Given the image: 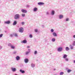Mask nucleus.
<instances>
[{
    "label": "nucleus",
    "instance_id": "nucleus-31",
    "mask_svg": "<svg viewBox=\"0 0 75 75\" xmlns=\"http://www.w3.org/2000/svg\"><path fill=\"white\" fill-rule=\"evenodd\" d=\"M65 60L66 61H68L69 60V59L68 58H65Z\"/></svg>",
    "mask_w": 75,
    "mask_h": 75
},
{
    "label": "nucleus",
    "instance_id": "nucleus-50",
    "mask_svg": "<svg viewBox=\"0 0 75 75\" xmlns=\"http://www.w3.org/2000/svg\"><path fill=\"white\" fill-rule=\"evenodd\" d=\"M0 23H1V21H0Z\"/></svg>",
    "mask_w": 75,
    "mask_h": 75
},
{
    "label": "nucleus",
    "instance_id": "nucleus-4",
    "mask_svg": "<svg viewBox=\"0 0 75 75\" xmlns=\"http://www.w3.org/2000/svg\"><path fill=\"white\" fill-rule=\"evenodd\" d=\"M59 19H62L64 18V16L61 14L59 15Z\"/></svg>",
    "mask_w": 75,
    "mask_h": 75
},
{
    "label": "nucleus",
    "instance_id": "nucleus-46",
    "mask_svg": "<svg viewBox=\"0 0 75 75\" xmlns=\"http://www.w3.org/2000/svg\"><path fill=\"white\" fill-rule=\"evenodd\" d=\"M55 70H56V69H53V71H55Z\"/></svg>",
    "mask_w": 75,
    "mask_h": 75
},
{
    "label": "nucleus",
    "instance_id": "nucleus-41",
    "mask_svg": "<svg viewBox=\"0 0 75 75\" xmlns=\"http://www.w3.org/2000/svg\"><path fill=\"white\" fill-rule=\"evenodd\" d=\"M13 53L14 54H16V53H17V52H16V51L14 52Z\"/></svg>",
    "mask_w": 75,
    "mask_h": 75
},
{
    "label": "nucleus",
    "instance_id": "nucleus-33",
    "mask_svg": "<svg viewBox=\"0 0 75 75\" xmlns=\"http://www.w3.org/2000/svg\"><path fill=\"white\" fill-rule=\"evenodd\" d=\"M29 53H30V52H29L28 51H27L25 52V54H26V55H28V54H29Z\"/></svg>",
    "mask_w": 75,
    "mask_h": 75
},
{
    "label": "nucleus",
    "instance_id": "nucleus-26",
    "mask_svg": "<svg viewBox=\"0 0 75 75\" xmlns=\"http://www.w3.org/2000/svg\"><path fill=\"white\" fill-rule=\"evenodd\" d=\"M64 72H61L60 74H59V75H64Z\"/></svg>",
    "mask_w": 75,
    "mask_h": 75
},
{
    "label": "nucleus",
    "instance_id": "nucleus-49",
    "mask_svg": "<svg viewBox=\"0 0 75 75\" xmlns=\"http://www.w3.org/2000/svg\"><path fill=\"white\" fill-rule=\"evenodd\" d=\"M74 63H75V60H74Z\"/></svg>",
    "mask_w": 75,
    "mask_h": 75
},
{
    "label": "nucleus",
    "instance_id": "nucleus-47",
    "mask_svg": "<svg viewBox=\"0 0 75 75\" xmlns=\"http://www.w3.org/2000/svg\"><path fill=\"white\" fill-rule=\"evenodd\" d=\"M73 38H75V35H74L73 36Z\"/></svg>",
    "mask_w": 75,
    "mask_h": 75
},
{
    "label": "nucleus",
    "instance_id": "nucleus-14",
    "mask_svg": "<svg viewBox=\"0 0 75 75\" xmlns=\"http://www.w3.org/2000/svg\"><path fill=\"white\" fill-rule=\"evenodd\" d=\"M20 72H21L22 74H24L25 73V71L23 70L22 69H20Z\"/></svg>",
    "mask_w": 75,
    "mask_h": 75
},
{
    "label": "nucleus",
    "instance_id": "nucleus-35",
    "mask_svg": "<svg viewBox=\"0 0 75 75\" xmlns=\"http://www.w3.org/2000/svg\"><path fill=\"white\" fill-rule=\"evenodd\" d=\"M30 38H33V35L32 34H30L29 35Z\"/></svg>",
    "mask_w": 75,
    "mask_h": 75
},
{
    "label": "nucleus",
    "instance_id": "nucleus-21",
    "mask_svg": "<svg viewBox=\"0 0 75 75\" xmlns=\"http://www.w3.org/2000/svg\"><path fill=\"white\" fill-rule=\"evenodd\" d=\"M51 41L52 42H55V38H53L52 39Z\"/></svg>",
    "mask_w": 75,
    "mask_h": 75
},
{
    "label": "nucleus",
    "instance_id": "nucleus-25",
    "mask_svg": "<svg viewBox=\"0 0 75 75\" xmlns=\"http://www.w3.org/2000/svg\"><path fill=\"white\" fill-rule=\"evenodd\" d=\"M34 54L35 55H37V51H35L34 52Z\"/></svg>",
    "mask_w": 75,
    "mask_h": 75
},
{
    "label": "nucleus",
    "instance_id": "nucleus-39",
    "mask_svg": "<svg viewBox=\"0 0 75 75\" xmlns=\"http://www.w3.org/2000/svg\"><path fill=\"white\" fill-rule=\"evenodd\" d=\"M37 11V10H33V11H34V12H36Z\"/></svg>",
    "mask_w": 75,
    "mask_h": 75
},
{
    "label": "nucleus",
    "instance_id": "nucleus-23",
    "mask_svg": "<svg viewBox=\"0 0 75 75\" xmlns=\"http://www.w3.org/2000/svg\"><path fill=\"white\" fill-rule=\"evenodd\" d=\"M12 44H11V43H8V47H11V46H12Z\"/></svg>",
    "mask_w": 75,
    "mask_h": 75
},
{
    "label": "nucleus",
    "instance_id": "nucleus-52",
    "mask_svg": "<svg viewBox=\"0 0 75 75\" xmlns=\"http://www.w3.org/2000/svg\"><path fill=\"white\" fill-rule=\"evenodd\" d=\"M12 1H14V0H11Z\"/></svg>",
    "mask_w": 75,
    "mask_h": 75
},
{
    "label": "nucleus",
    "instance_id": "nucleus-30",
    "mask_svg": "<svg viewBox=\"0 0 75 75\" xmlns=\"http://www.w3.org/2000/svg\"><path fill=\"white\" fill-rule=\"evenodd\" d=\"M21 24L22 25H24V24H25V22H21Z\"/></svg>",
    "mask_w": 75,
    "mask_h": 75
},
{
    "label": "nucleus",
    "instance_id": "nucleus-3",
    "mask_svg": "<svg viewBox=\"0 0 75 75\" xmlns=\"http://www.w3.org/2000/svg\"><path fill=\"white\" fill-rule=\"evenodd\" d=\"M63 49L61 47H59L57 48V51L58 52H61L62 51Z\"/></svg>",
    "mask_w": 75,
    "mask_h": 75
},
{
    "label": "nucleus",
    "instance_id": "nucleus-48",
    "mask_svg": "<svg viewBox=\"0 0 75 75\" xmlns=\"http://www.w3.org/2000/svg\"><path fill=\"white\" fill-rule=\"evenodd\" d=\"M42 26L43 28H44V25H42Z\"/></svg>",
    "mask_w": 75,
    "mask_h": 75
},
{
    "label": "nucleus",
    "instance_id": "nucleus-51",
    "mask_svg": "<svg viewBox=\"0 0 75 75\" xmlns=\"http://www.w3.org/2000/svg\"><path fill=\"white\" fill-rule=\"evenodd\" d=\"M14 75H18L17 74H15Z\"/></svg>",
    "mask_w": 75,
    "mask_h": 75
},
{
    "label": "nucleus",
    "instance_id": "nucleus-7",
    "mask_svg": "<svg viewBox=\"0 0 75 75\" xmlns=\"http://www.w3.org/2000/svg\"><path fill=\"white\" fill-rule=\"evenodd\" d=\"M52 35L54 37H57V34L55 32H53L52 33Z\"/></svg>",
    "mask_w": 75,
    "mask_h": 75
},
{
    "label": "nucleus",
    "instance_id": "nucleus-44",
    "mask_svg": "<svg viewBox=\"0 0 75 75\" xmlns=\"http://www.w3.org/2000/svg\"><path fill=\"white\" fill-rule=\"evenodd\" d=\"M2 49V46H0V50H1Z\"/></svg>",
    "mask_w": 75,
    "mask_h": 75
},
{
    "label": "nucleus",
    "instance_id": "nucleus-29",
    "mask_svg": "<svg viewBox=\"0 0 75 75\" xmlns=\"http://www.w3.org/2000/svg\"><path fill=\"white\" fill-rule=\"evenodd\" d=\"M69 20V18H67L66 19V21H68Z\"/></svg>",
    "mask_w": 75,
    "mask_h": 75
},
{
    "label": "nucleus",
    "instance_id": "nucleus-37",
    "mask_svg": "<svg viewBox=\"0 0 75 75\" xmlns=\"http://www.w3.org/2000/svg\"><path fill=\"white\" fill-rule=\"evenodd\" d=\"M3 34H1L0 35V38H1L2 37H3Z\"/></svg>",
    "mask_w": 75,
    "mask_h": 75
},
{
    "label": "nucleus",
    "instance_id": "nucleus-43",
    "mask_svg": "<svg viewBox=\"0 0 75 75\" xmlns=\"http://www.w3.org/2000/svg\"><path fill=\"white\" fill-rule=\"evenodd\" d=\"M10 36L11 37H13V35L12 34H11L10 35Z\"/></svg>",
    "mask_w": 75,
    "mask_h": 75
},
{
    "label": "nucleus",
    "instance_id": "nucleus-32",
    "mask_svg": "<svg viewBox=\"0 0 75 75\" xmlns=\"http://www.w3.org/2000/svg\"><path fill=\"white\" fill-rule=\"evenodd\" d=\"M35 33H37V32H38V29H35Z\"/></svg>",
    "mask_w": 75,
    "mask_h": 75
},
{
    "label": "nucleus",
    "instance_id": "nucleus-1",
    "mask_svg": "<svg viewBox=\"0 0 75 75\" xmlns=\"http://www.w3.org/2000/svg\"><path fill=\"white\" fill-rule=\"evenodd\" d=\"M19 31L22 33L24 31V28L23 27H21L19 28Z\"/></svg>",
    "mask_w": 75,
    "mask_h": 75
},
{
    "label": "nucleus",
    "instance_id": "nucleus-5",
    "mask_svg": "<svg viewBox=\"0 0 75 75\" xmlns=\"http://www.w3.org/2000/svg\"><path fill=\"white\" fill-rule=\"evenodd\" d=\"M4 24H10V21H5L4 22Z\"/></svg>",
    "mask_w": 75,
    "mask_h": 75
},
{
    "label": "nucleus",
    "instance_id": "nucleus-38",
    "mask_svg": "<svg viewBox=\"0 0 75 75\" xmlns=\"http://www.w3.org/2000/svg\"><path fill=\"white\" fill-rule=\"evenodd\" d=\"M49 14H50V13H49V12H46L47 15H49Z\"/></svg>",
    "mask_w": 75,
    "mask_h": 75
},
{
    "label": "nucleus",
    "instance_id": "nucleus-2",
    "mask_svg": "<svg viewBox=\"0 0 75 75\" xmlns=\"http://www.w3.org/2000/svg\"><path fill=\"white\" fill-rule=\"evenodd\" d=\"M15 19L17 20V19H19L20 18V15L18 14H17L15 15Z\"/></svg>",
    "mask_w": 75,
    "mask_h": 75
},
{
    "label": "nucleus",
    "instance_id": "nucleus-12",
    "mask_svg": "<svg viewBox=\"0 0 75 75\" xmlns=\"http://www.w3.org/2000/svg\"><path fill=\"white\" fill-rule=\"evenodd\" d=\"M21 11L22 13H26L27 12V11L26 10H22Z\"/></svg>",
    "mask_w": 75,
    "mask_h": 75
},
{
    "label": "nucleus",
    "instance_id": "nucleus-9",
    "mask_svg": "<svg viewBox=\"0 0 75 75\" xmlns=\"http://www.w3.org/2000/svg\"><path fill=\"white\" fill-rule=\"evenodd\" d=\"M38 4L39 6H41V5H44V3L42 2H40L38 3Z\"/></svg>",
    "mask_w": 75,
    "mask_h": 75
},
{
    "label": "nucleus",
    "instance_id": "nucleus-53",
    "mask_svg": "<svg viewBox=\"0 0 75 75\" xmlns=\"http://www.w3.org/2000/svg\"><path fill=\"white\" fill-rule=\"evenodd\" d=\"M68 69V68H66V69Z\"/></svg>",
    "mask_w": 75,
    "mask_h": 75
},
{
    "label": "nucleus",
    "instance_id": "nucleus-18",
    "mask_svg": "<svg viewBox=\"0 0 75 75\" xmlns=\"http://www.w3.org/2000/svg\"><path fill=\"white\" fill-rule=\"evenodd\" d=\"M69 50H70V49H69V47H66L65 48V50L67 51H69Z\"/></svg>",
    "mask_w": 75,
    "mask_h": 75
},
{
    "label": "nucleus",
    "instance_id": "nucleus-6",
    "mask_svg": "<svg viewBox=\"0 0 75 75\" xmlns=\"http://www.w3.org/2000/svg\"><path fill=\"white\" fill-rule=\"evenodd\" d=\"M11 69L12 72H16V69L15 68L12 67Z\"/></svg>",
    "mask_w": 75,
    "mask_h": 75
},
{
    "label": "nucleus",
    "instance_id": "nucleus-45",
    "mask_svg": "<svg viewBox=\"0 0 75 75\" xmlns=\"http://www.w3.org/2000/svg\"><path fill=\"white\" fill-rule=\"evenodd\" d=\"M30 46H28L27 47V48H30Z\"/></svg>",
    "mask_w": 75,
    "mask_h": 75
},
{
    "label": "nucleus",
    "instance_id": "nucleus-13",
    "mask_svg": "<svg viewBox=\"0 0 75 75\" xmlns=\"http://www.w3.org/2000/svg\"><path fill=\"white\" fill-rule=\"evenodd\" d=\"M10 48H11V49H12L13 50H14V49H15L16 47H15V46L12 45L11 47H10Z\"/></svg>",
    "mask_w": 75,
    "mask_h": 75
},
{
    "label": "nucleus",
    "instance_id": "nucleus-24",
    "mask_svg": "<svg viewBox=\"0 0 75 75\" xmlns=\"http://www.w3.org/2000/svg\"><path fill=\"white\" fill-rule=\"evenodd\" d=\"M14 36L16 37H18V34L16 33H15L14 34Z\"/></svg>",
    "mask_w": 75,
    "mask_h": 75
},
{
    "label": "nucleus",
    "instance_id": "nucleus-40",
    "mask_svg": "<svg viewBox=\"0 0 75 75\" xmlns=\"http://www.w3.org/2000/svg\"><path fill=\"white\" fill-rule=\"evenodd\" d=\"M28 52H31V49H28Z\"/></svg>",
    "mask_w": 75,
    "mask_h": 75
},
{
    "label": "nucleus",
    "instance_id": "nucleus-28",
    "mask_svg": "<svg viewBox=\"0 0 75 75\" xmlns=\"http://www.w3.org/2000/svg\"><path fill=\"white\" fill-rule=\"evenodd\" d=\"M22 16L23 17H25V14H24V13H23L22 14Z\"/></svg>",
    "mask_w": 75,
    "mask_h": 75
},
{
    "label": "nucleus",
    "instance_id": "nucleus-20",
    "mask_svg": "<svg viewBox=\"0 0 75 75\" xmlns=\"http://www.w3.org/2000/svg\"><path fill=\"white\" fill-rule=\"evenodd\" d=\"M71 71H72V70L68 69L67 70V72H68V73H69V72H71Z\"/></svg>",
    "mask_w": 75,
    "mask_h": 75
},
{
    "label": "nucleus",
    "instance_id": "nucleus-16",
    "mask_svg": "<svg viewBox=\"0 0 75 75\" xmlns=\"http://www.w3.org/2000/svg\"><path fill=\"white\" fill-rule=\"evenodd\" d=\"M25 62V63H28V59H25L24 60Z\"/></svg>",
    "mask_w": 75,
    "mask_h": 75
},
{
    "label": "nucleus",
    "instance_id": "nucleus-15",
    "mask_svg": "<svg viewBox=\"0 0 75 75\" xmlns=\"http://www.w3.org/2000/svg\"><path fill=\"white\" fill-rule=\"evenodd\" d=\"M35 64L33 63H32L31 64V67L32 68H34V67H35Z\"/></svg>",
    "mask_w": 75,
    "mask_h": 75
},
{
    "label": "nucleus",
    "instance_id": "nucleus-42",
    "mask_svg": "<svg viewBox=\"0 0 75 75\" xmlns=\"http://www.w3.org/2000/svg\"><path fill=\"white\" fill-rule=\"evenodd\" d=\"M37 9H37V8H35L33 9V10H37Z\"/></svg>",
    "mask_w": 75,
    "mask_h": 75
},
{
    "label": "nucleus",
    "instance_id": "nucleus-22",
    "mask_svg": "<svg viewBox=\"0 0 75 75\" xmlns=\"http://www.w3.org/2000/svg\"><path fill=\"white\" fill-rule=\"evenodd\" d=\"M67 55L66 54L64 55L63 56V58L65 59L66 58H67Z\"/></svg>",
    "mask_w": 75,
    "mask_h": 75
},
{
    "label": "nucleus",
    "instance_id": "nucleus-10",
    "mask_svg": "<svg viewBox=\"0 0 75 75\" xmlns=\"http://www.w3.org/2000/svg\"><path fill=\"white\" fill-rule=\"evenodd\" d=\"M27 42V41L26 40H24L23 41L21 42V43H23V44H26Z\"/></svg>",
    "mask_w": 75,
    "mask_h": 75
},
{
    "label": "nucleus",
    "instance_id": "nucleus-17",
    "mask_svg": "<svg viewBox=\"0 0 75 75\" xmlns=\"http://www.w3.org/2000/svg\"><path fill=\"white\" fill-rule=\"evenodd\" d=\"M17 24V21H14L13 24V25H16Z\"/></svg>",
    "mask_w": 75,
    "mask_h": 75
},
{
    "label": "nucleus",
    "instance_id": "nucleus-36",
    "mask_svg": "<svg viewBox=\"0 0 75 75\" xmlns=\"http://www.w3.org/2000/svg\"><path fill=\"white\" fill-rule=\"evenodd\" d=\"M73 45L75 46V41H74L73 42Z\"/></svg>",
    "mask_w": 75,
    "mask_h": 75
},
{
    "label": "nucleus",
    "instance_id": "nucleus-19",
    "mask_svg": "<svg viewBox=\"0 0 75 75\" xmlns=\"http://www.w3.org/2000/svg\"><path fill=\"white\" fill-rule=\"evenodd\" d=\"M70 47L71 49V50H73V48H74V46L71 45H70Z\"/></svg>",
    "mask_w": 75,
    "mask_h": 75
},
{
    "label": "nucleus",
    "instance_id": "nucleus-8",
    "mask_svg": "<svg viewBox=\"0 0 75 75\" xmlns=\"http://www.w3.org/2000/svg\"><path fill=\"white\" fill-rule=\"evenodd\" d=\"M51 14L52 16H54L55 14V11L52 10L51 12Z\"/></svg>",
    "mask_w": 75,
    "mask_h": 75
},
{
    "label": "nucleus",
    "instance_id": "nucleus-11",
    "mask_svg": "<svg viewBox=\"0 0 75 75\" xmlns=\"http://www.w3.org/2000/svg\"><path fill=\"white\" fill-rule=\"evenodd\" d=\"M16 59L17 61H19L20 59V57L18 56H17L16 57Z\"/></svg>",
    "mask_w": 75,
    "mask_h": 75
},
{
    "label": "nucleus",
    "instance_id": "nucleus-34",
    "mask_svg": "<svg viewBox=\"0 0 75 75\" xmlns=\"http://www.w3.org/2000/svg\"><path fill=\"white\" fill-rule=\"evenodd\" d=\"M51 33H54V29H52L51 30Z\"/></svg>",
    "mask_w": 75,
    "mask_h": 75
},
{
    "label": "nucleus",
    "instance_id": "nucleus-27",
    "mask_svg": "<svg viewBox=\"0 0 75 75\" xmlns=\"http://www.w3.org/2000/svg\"><path fill=\"white\" fill-rule=\"evenodd\" d=\"M30 7V6L29 5H26V7L27 8H28Z\"/></svg>",
    "mask_w": 75,
    "mask_h": 75
}]
</instances>
